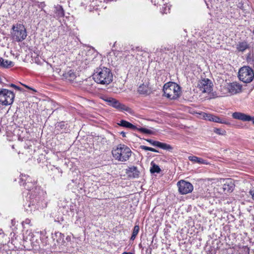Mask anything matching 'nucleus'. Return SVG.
Returning a JSON list of instances; mask_svg holds the SVG:
<instances>
[{"mask_svg":"<svg viewBox=\"0 0 254 254\" xmlns=\"http://www.w3.org/2000/svg\"><path fill=\"white\" fill-rule=\"evenodd\" d=\"M126 173L127 174L128 177L131 178H138L140 174V172L137 170V167L135 166L128 167V169L126 170Z\"/></svg>","mask_w":254,"mask_h":254,"instance_id":"17","label":"nucleus"},{"mask_svg":"<svg viewBox=\"0 0 254 254\" xmlns=\"http://www.w3.org/2000/svg\"><path fill=\"white\" fill-rule=\"evenodd\" d=\"M54 12L56 17L58 18H62L64 16V10L61 5H57L54 7Z\"/></svg>","mask_w":254,"mask_h":254,"instance_id":"19","label":"nucleus"},{"mask_svg":"<svg viewBox=\"0 0 254 254\" xmlns=\"http://www.w3.org/2000/svg\"><path fill=\"white\" fill-rule=\"evenodd\" d=\"M137 92L140 94L147 95L150 92V89L148 86L142 84L138 88Z\"/></svg>","mask_w":254,"mask_h":254,"instance_id":"21","label":"nucleus"},{"mask_svg":"<svg viewBox=\"0 0 254 254\" xmlns=\"http://www.w3.org/2000/svg\"><path fill=\"white\" fill-rule=\"evenodd\" d=\"M120 134L122 135L123 137H125L126 136V132L124 131H122Z\"/></svg>","mask_w":254,"mask_h":254,"instance_id":"31","label":"nucleus"},{"mask_svg":"<svg viewBox=\"0 0 254 254\" xmlns=\"http://www.w3.org/2000/svg\"><path fill=\"white\" fill-rule=\"evenodd\" d=\"M164 95L170 100L178 98L181 94L180 86L175 82H168L163 86Z\"/></svg>","mask_w":254,"mask_h":254,"instance_id":"3","label":"nucleus"},{"mask_svg":"<svg viewBox=\"0 0 254 254\" xmlns=\"http://www.w3.org/2000/svg\"><path fill=\"white\" fill-rule=\"evenodd\" d=\"M232 116L233 118L235 119L241 120L243 122H249L251 121L252 120V117L251 116L241 112H234L232 114Z\"/></svg>","mask_w":254,"mask_h":254,"instance_id":"16","label":"nucleus"},{"mask_svg":"<svg viewBox=\"0 0 254 254\" xmlns=\"http://www.w3.org/2000/svg\"><path fill=\"white\" fill-rule=\"evenodd\" d=\"M10 87H13L15 89L17 90H21V88L14 84H10L9 85Z\"/></svg>","mask_w":254,"mask_h":254,"instance_id":"29","label":"nucleus"},{"mask_svg":"<svg viewBox=\"0 0 254 254\" xmlns=\"http://www.w3.org/2000/svg\"><path fill=\"white\" fill-rule=\"evenodd\" d=\"M145 140L151 145L160 147L164 150L171 151L173 149V147L171 145L165 143L161 142L158 141H155L151 139H147Z\"/></svg>","mask_w":254,"mask_h":254,"instance_id":"13","label":"nucleus"},{"mask_svg":"<svg viewBox=\"0 0 254 254\" xmlns=\"http://www.w3.org/2000/svg\"><path fill=\"white\" fill-rule=\"evenodd\" d=\"M19 183L26 190H31L35 187L37 180L29 175L21 174L20 176Z\"/></svg>","mask_w":254,"mask_h":254,"instance_id":"7","label":"nucleus"},{"mask_svg":"<svg viewBox=\"0 0 254 254\" xmlns=\"http://www.w3.org/2000/svg\"><path fill=\"white\" fill-rule=\"evenodd\" d=\"M197 87L202 93H210L212 90V84L208 78H204L199 81Z\"/></svg>","mask_w":254,"mask_h":254,"instance_id":"12","label":"nucleus"},{"mask_svg":"<svg viewBox=\"0 0 254 254\" xmlns=\"http://www.w3.org/2000/svg\"><path fill=\"white\" fill-rule=\"evenodd\" d=\"M160 11L162 14H167L170 12V8L168 4H165L160 6Z\"/></svg>","mask_w":254,"mask_h":254,"instance_id":"26","label":"nucleus"},{"mask_svg":"<svg viewBox=\"0 0 254 254\" xmlns=\"http://www.w3.org/2000/svg\"><path fill=\"white\" fill-rule=\"evenodd\" d=\"M169 0H151V2L157 6H161L165 4H168Z\"/></svg>","mask_w":254,"mask_h":254,"instance_id":"24","label":"nucleus"},{"mask_svg":"<svg viewBox=\"0 0 254 254\" xmlns=\"http://www.w3.org/2000/svg\"><path fill=\"white\" fill-rule=\"evenodd\" d=\"M25 87H26L27 88L29 89H31V90H33V91H35V92H36V91L35 89H33L32 88H31V87H29V86H27V85H25Z\"/></svg>","mask_w":254,"mask_h":254,"instance_id":"33","label":"nucleus"},{"mask_svg":"<svg viewBox=\"0 0 254 254\" xmlns=\"http://www.w3.org/2000/svg\"><path fill=\"white\" fill-rule=\"evenodd\" d=\"M139 231V227L138 225H135L133 229V231L131 234V236L130 237V240L133 241L136 236L137 235Z\"/></svg>","mask_w":254,"mask_h":254,"instance_id":"25","label":"nucleus"},{"mask_svg":"<svg viewBox=\"0 0 254 254\" xmlns=\"http://www.w3.org/2000/svg\"><path fill=\"white\" fill-rule=\"evenodd\" d=\"M234 187V184L231 179H228L223 186V189L227 192H232Z\"/></svg>","mask_w":254,"mask_h":254,"instance_id":"18","label":"nucleus"},{"mask_svg":"<svg viewBox=\"0 0 254 254\" xmlns=\"http://www.w3.org/2000/svg\"><path fill=\"white\" fill-rule=\"evenodd\" d=\"M238 74L239 79L244 83H250L254 78L253 70L248 66L241 67Z\"/></svg>","mask_w":254,"mask_h":254,"instance_id":"6","label":"nucleus"},{"mask_svg":"<svg viewBox=\"0 0 254 254\" xmlns=\"http://www.w3.org/2000/svg\"><path fill=\"white\" fill-rule=\"evenodd\" d=\"M220 129L217 128V129H216V131H215V132L218 134H221V133L220 132Z\"/></svg>","mask_w":254,"mask_h":254,"instance_id":"34","label":"nucleus"},{"mask_svg":"<svg viewBox=\"0 0 254 254\" xmlns=\"http://www.w3.org/2000/svg\"><path fill=\"white\" fill-rule=\"evenodd\" d=\"M249 48V44L246 41L239 42L237 45L236 49L238 52H244Z\"/></svg>","mask_w":254,"mask_h":254,"instance_id":"22","label":"nucleus"},{"mask_svg":"<svg viewBox=\"0 0 254 254\" xmlns=\"http://www.w3.org/2000/svg\"><path fill=\"white\" fill-rule=\"evenodd\" d=\"M151 167L150 169V172L151 174L159 173L161 172V169L159 166L154 163L153 161L151 163Z\"/></svg>","mask_w":254,"mask_h":254,"instance_id":"23","label":"nucleus"},{"mask_svg":"<svg viewBox=\"0 0 254 254\" xmlns=\"http://www.w3.org/2000/svg\"><path fill=\"white\" fill-rule=\"evenodd\" d=\"M108 104V105L116 108L120 111H127L128 113H130L131 109L126 106L125 105L121 103L117 99L107 97L104 99Z\"/></svg>","mask_w":254,"mask_h":254,"instance_id":"9","label":"nucleus"},{"mask_svg":"<svg viewBox=\"0 0 254 254\" xmlns=\"http://www.w3.org/2000/svg\"><path fill=\"white\" fill-rule=\"evenodd\" d=\"M11 35L13 39L16 41L20 42L26 38L27 33L23 25L18 23L13 25Z\"/></svg>","mask_w":254,"mask_h":254,"instance_id":"4","label":"nucleus"},{"mask_svg":"<svg viewBox=\"0 0 254 254\" xmlns=\"http://www.w3.org/2000/svg\"><path fill=\"white\" fill-rule=\"evenodd\" d=\"M177 186L179 192L182 194L191 192L193 189V187L191 183L184 180L179 181L177 183Z\"/></svg>","mask_w":254,"mask_h":254,"instance_id":"11","label":"nucleus"},{"mask_svg":"<svg viewBox=\"0 0 254 254\" xmlns=\"http://www.w3.org/2000/svg\"><path fill=\"white\" fill-rule=\"evenodd\" d=\"M203 117L206 120L212 121L215 123L223 124L225 125L230 124L228 122L221 119L219 117L210 114L203 113Z\"/></svg>","mask_w":254,"mask_h":254,"instance_id":"14","label":"nucleus"},{"mask_svg":"<svg viewBox=\"0 0 254 254\" xmlns=\"http://www.w3.org/2000/svg\"><path fill=\"white\" fill-rule=\"evenodd\" d=\"M76 77V72L72 69L65 71L62 75L63 79L69 82L74 81Z\"/></svg>","mask_w":254,"mask_h":254,"instance_id":"15","label":"nucleus"},{"mask_svg":"<svg viewBox=\"0 0 254 254\" xmlns=\"http://www.w3.org/2000/svg\"><path fill=\"white\" fill-rule=\"evenodd\" d=\"M189 160L193 163H198L199 164H207V163L206 160L203 159L201 158L195 156H192L189 157Z\"/></svg>","mask_w":254,"mask_h":254,"instance_id":"20","label":"nucleus"},{"mask_svg":"<svg viewBox=\"0 0 254 254\" xmlns=\"http://www.w3.org/2000/svg\"><path fill=\"white\" fill-rule=\"evenodd\" d=\"M130 149L125 144H120L113 148L112 154L115 159L121 161H127L131 155Z\"/></svg>","mask_w":254,"mask_h":254,"instance_id":"2","label":"nucleus"},{"mask_svg":"<svg viewBox=\"0 0 254 254\" xmlns=\"http://www.w3.org/2000/svg\"><path fill=\"white\" fill-rule=\"evenodd\" d=\"M93 78L96 82L103 85L109 84L113 79L111 69L102 66L96 68L93 75Z\"/></svg>","mask_w":254,"mask_h":254,"instance_id":"1","label":"nucleus"},{"mask_svg":"<svg viewBox=\"0 0 254 254\" xmlns=\"http://www.w3.org/2000/svg\"><path fill=\"white\" fill-rule=\"evenodd\" d=\"M250 193L252 195V198L254 199V189H251L250 190Z\"/></svg>","mask_w":254,"mask_h":254,"instance_id":"30","label":"nucleus"},{"mask_svg":"<svg viewBox=\"0 0 254 254\" xmlns=\"http://www.w3.org/2000/svg\"><path fill=\"white\" fill-rule=\"evenodd\" d=\"M3 63L1 64V67L8 68L13 65V62L8 60L4 61L3 59Z\"/></svg>","mask_w":254,"mask_h":254,"instance_id":"27","label":"nucleus"},{"mask_svg":"<svg viewBox=\"0 0 254 254\" xmlns=\"http://www.w3.org/2000/svg\"><path fill=\"white\" fill-rule=\"evenodd\" d=\"M251 121L253 122V124H254V117H252Z\"/></svg>","mask_w":254,"mask_h":254,"instance_id":"36","label":"nucleus"},{"mask_svg":"<svg viewBox=\"0 0 254 254\" xmlns=\"http://www.w3.org/2000/svg\"><path fill=\"white\" fill-rule=\"evenodd\" d=\"M15 97L13 92L7 89H0V104L3 106L11 105Z\"/></svg>","mask_w":254,"mask_h":254,"instance_id":"5","label":"nucleus"},{"mask_svg":"<svg viewBox=\"0 0 254 254\" xmlns=\"http://www.w3.org/2000/svg\"><path fill=\"white\" fill-rule=\"evenodd\" d=\"M140 148L146 151H150L154 152H159L158 150H156V149L145 145H141Z\"/></svg>","mask_w":254,"mask_h":254,"instance_id":"28","label":"nucleus"},{"mask_svg":"<svg viewBox=\"0 0 254 254\" xmlns=\"http://www.w3.org/2000/svg\"><path fill=\"white\" fill-rule=\"evenodd\" d=\"M221 91L223 92L224 94H235L240 92L242 90V86L235 82L226 83L224 85L221 86Z\"/></svg>","mask_w":254,"mask_h":254,"instance_id":"8","label":"nucleus"},{"mask_svg":"<svg viewBox=\"0 0 254 254\" xmlns=\"http://www.w3.org/2000/svg\"><path fill=\"white\" fill-rule=\"evenodd\" d=\"M118 125L120 126L130 128L132 130H137L142 133L148 134H151L153 133V131L149 129H147L143 127H137L135 126L132 125V124L130 123L129 122L125 121V120H121L120 122V123H118Z\"/></svg>","mask_w":254,"mask_h":254,"instance_id":"10","label":"nucleus"},{"mask_svg":"<svg viewBox=\"0 0 254 254\" xmlns=\"http://www.w3.org/2000/svg\"><path fill=\"white\" fill-rule=\"evenodd\" d=\"M164 50H165V51H166V50H168V51H169V49L168 48H164Z\"/></svg>","mask_w":254,"mask_h":254,"instance_id":"37","label":"nucleus"},{"mask_svg":"<svg viewBox=\"0 0 254 254\" xmlns=\"http://www.w3.org/2000/svg\"><path fill=\"white\" fill-rule=\"evenodd\" d=\"M122 254H132L130 252H124Z\"/></svg>","mask_w":254,"mask_h":254,"instance_id":"35","label":"nucleus"},{"mask_svg":"<svg viewBox=\"0 0 254 254\" xmlns=\"http://www.w3.org/2000/svg\"><path fill=\"white\" fill-rule=\"evenodd\" d=\"M3 59L0 57V67H1V64H3Z\"/></svg>","mask_w":254,"mask_h":254,"instance_id":"32","label":"nucleus"}]
</instances>
